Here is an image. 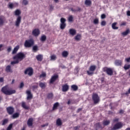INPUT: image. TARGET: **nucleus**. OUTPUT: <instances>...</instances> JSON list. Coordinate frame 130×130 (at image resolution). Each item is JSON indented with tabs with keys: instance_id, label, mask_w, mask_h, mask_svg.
<instances>
[{
	"instance_id": "nucleus-41",
	"label": "nucleus",
	"mask_w": 130,
	"mask_h": 130,
	"mask_svg": "<svg viewBox=\"0 0 130 130\" xmlns=\"http://www.w3.org/2000/svg\"><path fill=\"white\" fill-rule=\"evenodd\" d=\"M69 22H73L74 21V17L73 15H70L68 18Z\"/></svg>"
},
{
	"instance_id": "nucleus-37",
	"label": "nucleus",
	"mask_w": 130,
	"mask_h": 130,
	"mask_svg": "<svg viewBox=\"0 0 130 130\" xmlns=\"http://www.w3.org/2000/svg\"><path fill=\"white\" fill-rule=\"evenodd\" d=\"M8 122H9V119H5L3 121L2 125H6V124H7V123H8Z\"/></svg>"
},
{
	"instance_id": "nucleus-26",
	"label": "nucleus",
	"mask_w": 130,
	"mask_h": 130,
	"mask_svg": "<svg viewBox=\"0 0 130 130\" xmlns=\"http://www.w3.org/2000/svg\"><path fill=\"white\" fill-rule=\"evenodd\" d=\"M110 124V120H105L103 121V124L104 126H106V125H108Z\"/></svg>"
},
{
	"instance_id": "nucleus-51",
	"label": "nucleus",
	"mask_w": 130,
	"mask_h": 130,
	"mask_svg": "<svg viewBox=\"0 0 130 130\" xmlns=\"http://www.w3.org/2000/svg\"><path fill=\"white\" fill-rule=\"evenodd\" d=\"M119 120V118H115V119H113V122H118Z\"/></svg>"
},
{
	"instance_id": "nucleus-57",
	"label": "nucleus",
	"mask_w": 130,
	"mask_h": 130,
	"mask_svg": "<svg viewBox=\"0 0 130 130\" xmlns=\"http://www.w3.org/2000/svg\"><path fill=\"white\" fill-rule=\"evenodd\" d=\"M125 60L127 62H130V57L129 58H126Z\"/></svg>"
},
{
	"instance_id": "nucleus-62",
	"label": "nucleus",
	"mask_w": 130,
	"mask_h": 130,
	"mask_svg": "<svg viewBox=\"0 0 130 130\" xmlns=\"http://www.w3.org/2000/svg\"><path fill=\"white\" fill-rule=\"evenodd\" d=\"M48 126V123H46L45 124L42 125L41 127H45V126Z\"/></svg>"
},
{
	"instance_id": "nucleus-30",
	"label": "nucleus",
	"mask_w": 130,
	"mask_h": 130,
	"mask_svg": "<svg viewBox=\"0 0 130 130\" xmlns=\"http://www.w3.org/2000/svg\"><path fill=\"white\" fill-rule=\"evenodd\" d=\"M39 50V49L38 48V46L35 45L32 47L33 52H37V51Z\"/></svg>"
},
{
	"instance_id": "nucleus-43",
	"label": "nucleus",
	"mask_w": 130,
	"mask_h": 130,
	"mask_svg": "<svg viewBox=\"0 0 130 130\" xmlns=\"http://www.w3.org/2000/svg\"><path fill=\"white\" fill-rule=\"evenodd\" d=\"M93 23L95 24V25L99 24V19L98 18H95L93 20Z\"/></svg>"
},
{
	"instance_id": "nucleus-14",
	"label": "nucleus",
	"mask_w": 130,
	"mask_h": 130,
	"mask_svg": "<svg viewBox=\"0 0 130 130\" xmlns=\"http://www.w3.org/2000/svg\"><path fill=\"white\" fill-rule=\"evenodd\" d=\"M70 86L68 84H65L62 86V92H68L69 91V89Z\"/></svg>"
},
{
	"instance_id": "nucleus-4",
	"label": "nucleus",
	"mask_w": 130,
	"mask_h": 130,
	"mask_svg": "<svg viewBox=\"0 0 130 130\" xmlns=\"http://www.w3.org/2000/svg\"><path fill=\"white\" fill-rule=\"evenodd\" d=\"M26 57V55L23 52H19L13 57V59H17L20 61L23 60V58Z\"/></svg>"
},
{
	"instance_id": "nucleus-9",
	"label": "nucleus",
	"mask_w": 130,
	"mask_h": 130,
	"mask_svg": "<svg viewBox=\"0 0 130 130\" xmlns=\"http://www.w3.org/2000/svg\"><path fill=\"white\" fill-rule=\"evenodd\" d=\"M123 126V125L122 124V123L119 122L117 123H116L113 127L112 128V130H116V129H119L120 128H121Z\"/></svg>"
},
{
	"instance_id": "nucleus-38",
	"label": "nucleus",
	"mask_w": 130,
	"mask_h": 130,
	"mask_svg": "<svg viewBox=\"0 0 130 130\" xmlns=\"http://www.w3.org/2000/svg\"><path fill=\"white\" fill-rule=\"evenodd\" d=\"M47 98L48 99H52L53 98V93H50L47 95Z\"/></svg>"
},
{
	"instance_id": "nucleus-39",
	"label": "nucleus",
	"mask_w": 130,
	"mask_h": 130,
	"mask_svg": "<svg viewBox=\"0 0 130 130\" xmlns=\"http://www.w3.org/2000/svg\"><path fill=\"white\" fill-rule=\"evenodd\" d=\"M4 23L5 21H4V19H3V17H0V26H3Z\"/></svg>"
},
{
	"instance_id": "nucleus-17",
	"label": "nucleus",
	"mask_w": 130,
	"mask_h": 130,
	"mask_svg": "<svg viewBox=\"0 0 130 130\" xmlns=\"http://www.w3.org/2000/svg\"><path fill=\"white\" fill-rule=\"evenodd\" d=\"M94 126L95 127V130H98L99 128H101V129H103V128H104V127L102 126V125L100 122H98L94 124Z\"/></svg>"
},
{
	"instance_id": "nucleus-31",
	"label": "nucleus",
	"mask_w": 130,
	"mask_h": 130,
	"mask_svg": "<svg viewBox=\"0 0 130 130\" xmlns=\"http://www.w3.org/2000/svg\"><path fill=\"white\" fill-rule=\"evenodd\" d=\"M68 55H69V52L64 51L62 52V56L63 57H68Z\"/></svg>"
},
{
	"instance_id": "nucleus-56",
	"label": "nucleus",
	"mask_w": 130,
	"mask_h": 130,
	"mask_svg": "<svg viewBox=\"0 0 130 130\" xmlns=\"http://www.w3.org/2000/svg\"><path fill=\"white\" fill-rule=\"evenodd\" d=\"M32 89H37V88H38V85H33L32 86Z\"/></svg>"
},
{
	"instance_id": "nucleus-13",
	"label": "nucleus",
	"mask_w": 130,
	"mask_h": 130,
	"mask_svg": "<svg viewBox=\"0 0 130 130\" xmlns=\"http://www.w3.org/2000/svg\"><path fill=\"white\" fill-rule=\"evenodd\" d=\"M57 79H58V75H56L52 76L50 80V84H53L54 81L57 80Z\"/></svg>"
},
{
	"instance_id": "nucleus-60",
	"label": "nucleus",
	"mask_w": 130,
	"mask_h": 130,
	"mask_svg": "<svg viewBox=\"0 0 130 130\" xmlns=\"http://www.w3.org/2000/svg\"><path fill=\"white\" fill-rule=\"evenodd\" d=\"M0 83H4V77H0Z\"/></svg>"
},
{
	"instance_id": "nucleus-27",
	"label": "nucleus",
	"mask_w": 130,
	"mask_h": 130,
	"mask_svg": "<svg viewBox=\"0 0 130 130\" xmlns=\"http://www.w3.org/2000/svg\"><path fill=\"white\" fill-rule=\"evenodd\" d=\"M116 25H117V22H114L112 23V28L113 30H117V29H118V27L116 26Z\"/></svg>"
},
{
	"instance_id": "nucleus-44",
	"label": "nucleus",
	"mask_w": 130,
	"mask_h": 130,
	"mask_svg": "<svg viewBox=\"0 0 130 130\" xmlns=\"http://www.w3.org/2000/svg\"><path fill=\"white\" fill-rule=\"evenodd\" d=\"M18 63H19V60L18 59H16V60H15V61H11V64L12 65H14V64H16Z\"/></svg>"
},
{
	"instance_id": "nucleus-22",
	"label": "nucleus",
	"mask_w": 130,
	"mask_h": 130,
	"mask_svg": "<svg viewBox=\"0 0 130 130\" xmlns=\"http://www.w3.org/2000/svg\"><path fill=\"white\" fill-rule=\"evenodd\" d=\"M56 125H57L58 126H60V125H62V122L61 121V120L60 119V118H58L56 120Z\"/></svg>"
},
{
	"instance_id": "nucleus-32",
	"label": "nucleus",
	"mask_w": 130,
	"mask_h": 130,
	"mask_svg": "<svg viewBox=\"0 0 130 130\" xmlns=\"http://www.w3.org/2000/svg\"><path fill=\"white\" fill-rule=\"evenodd\" d=\"M115 63L116 66H121L122 64V61L120 60H116Z\"/></svg>"
},
{
	"instance_id": "nucleus-23",
	"label": "nucleus",
	"mask_w": 130,
	"mask_h": 130,
	"mask_svg": "<svg viewBox=\"0 0 130 130\" xmlns=\"http://www.w3.org/2000/svg\"><path fill=\"white\" fill-rule=\"evenodd\" d=\"M75 39L76 41H80L82 39V35L77 34L76 36L75 37Z\"/></svg>"
},
{
	"instance_id": "nucleus-46",
	"label": "nucleus",
	"mask_w": 130,
	"mask_h": 130,
	"mask_svg": "<svg viewBox=\"0 0 130 130\" xmlns=\"http://www.w3.org/2000/svg\"><path fill=\"white\" fill-rule=\"evenodd\" d=\"M12 128H13V124L11 123L8 126L7 130H12Z\"/></svg>"
},
{
	"instance_id": "nucleus-52",
	"label": "nucleus",
	"mask_w": 130,
	"mask_h": 130,
	"mask_svg": "<svg viewBox=\"0 0 130 130\" xmlns=\"http://www.w3.org/2000/svg\"><path fill=\"white\" fill-rule=\"evenodd\" d=\"M125 25H126V22H122L120 26H125Z\"/></svg>"
},
{
	"instance_id": "nucleus-2",
	"label": "nucleus",
	"mask_w": 130,
	"mask_h": 130,
	"mask_svg": "<svg viewBox=\"0 0 130 130\" xmlns=\"http://www.w3.org/2000/svg\"><path fill=\"white\" fill-rule=\"evenodd\" d=\"M1 91L2 93L5 94V95H12V94H15L16 93V90H9V86H4L2 89Z\"/></svg>"
},
{
	"instance_id": "nucleus-21",
	"label": "nucleus",
	"mask_w": 130,
	"mask_h": 130,
	"mask_svg": "<svg viewBox=\"0 0 130 130\" xmlns=\"http://www.w3.org/2000/svg\"><path fill=\"white\" fill-rule=\"evenodd\" d=\"M36 57L38 61H42L43 59V56L41 54L38 55Z\"/></svg>"
},
{
	"instance_id": "nucleus-48",
	"label": "nucleus",
	"mask_w": 130,
	"mask_h": 130,
	"mask_svg": "<svg viewBox=\"0 0 130 130\" xmlns=\"http://www.w3.org/2000/svg\"><path fill=\"white\" fill-rule=\"evenodd\" d=\"M124 70H129V69H130V65L129 64H128V65H126V66H125L124 67Z\"/></svg>"
},
{
	"instance_id": "nucleus-35",
	"label": "nucleus",
	"mask_w": 130,
	"mask_h": 130,
	"mask_svg": "<svg viewBox=\"0 0 130 130\" xmlns=\"http://www.w3.org/2000/svg\"><path fill=\"white\" fill-rule=\"evenodd\" d=\"M85 4L87 7H90L92 5V2H91V1H85Z\"/></svg>"
},
{
	"instance_id": "nucleus-10",
	"label": "nucleus",
	"mask_w": 130,
	"mask_h": 130,
	"mask_svg": "<svg viewBox=\"0 0 130 130\" xmlns=\"http://www.w3.org/2000/svg\"><path fill=\"white\" fill-rule=\"evenodd\" d=\"M6 110L9 115H12L15 112V108L12 106L8 107L6 108Z\"/></svg>"
},
{
	"instance_id": "nucleus-19",
	"label": "nucleus",
	"mask_w": 130,
	"mask_h": 130,
	"mask_svg": "<svg viewBox=\"0 0 130 130\" xmlns=\"http://www.w3.org/2000/svg\"><path fill=\"white\" fill-rule=\"evenodd\" d=\"M69 33L72 36H75L77 34V30L74 28H71L69 29Z\"/></svg>"
},
{
	"instance_id": "nucleus-25",
	"label": "nucleus",
	"mask_w": 130,
	"mask_h": 130,
	"mask_svg": "<svg viewBox=\"0 0 130 130\" xmlns=\"http://www.w3.org/2000/svg\"><path fill=\"white\" fill-rule=\"evenodd\" d=\"M71 11L72 12H74V13H76L77 12H81V11H82V8L80 7H77L76 9H75L74 8H71Z\"/></svg>"
},
{
	"instance_id": "nucleus-18",
	"label": "nucleus",
	"mask_w": 130,
	"mask_h": 130,
	"mask_svg": "<svg viewBox=\"0 0 130 130\" xmlns=\"http://www.w3.org/2000/svg\"><path fill=\"white\" fill-rule=\"evenodd\" d=\"M33 118H29L27 122V124L28 126H32V125H33Z\"/></svg>"
},
{
	"instance_id": "nucleus-20",
	"label": "nucleus",
	"mask_w": 130,
	"mask_h": 130,
	"mask_svg": "<svg viewBox=\"0 0 130 130\" xmlns=\"http://www.w3.org/2000/svg\"><path fill=\"white\" fill-rule=\"evenodd\" d=\"M5 70L7 73H13V70H12L11 66L10 65H8L6 67Z\"/></svg>"
},
{
	"instance_id": "nucleus-42",
	"label": "nucleus",
	"mask_w": 130,
	"mask_h": 130,
	"mask_svg": "<svg viewBox=\"0 0 130 130\" xmlns=\"http://www.w3.org/2000/svg\"><path fill=\"white\" fill-rule=\"evenodd\" d=\"M8 8H9V9H14V8H15V5H14V4L9 3L8 5Z\"/></svg>"
},
{
	"instance_id": "nucleus-24",
	"label": "nucleus",
	"mask_w": 130,
	"mask_h": 130,
	"mask_svg": "<svg viewBox=\"0 0 130 130\" xmlns=\"http://www.w3.org/2000/svg\"><path fill=\"white\" fill-rule=\"evenodd\" d=\"M78 89H79V87L76 85L73 84L71 86V90L73 91H78Z\"/></svg>"
},
{
	"instance_id": "nucleus-5",
	"label": "nucleus",
	"mask_w": 130,
	"mask_h": 130,
	"mask_svg": "<svg viewBox=\"0 0 130 130\" xmlns=\"http://www.w3.org/2000/svg\"><path fill=\"white\" fill-rule=\"evenodd\" d=\"M92 99L93 101L94 104H98L100 102V98L98 94L96 93H93L92 95Z\"/></svg>"
},
{
	"instance_id": "nucleus-16",
	"label": "nucleus",
	"mask_w": 130,
	"mask_h": 130,
	"mask_svg": "<svg viewBox=\"0 0 130 130\" xmlns=\"http://www.w3.org/2000/svg\"><path fill=\"white\" fill-rule=\"evenodd\" d=\"M34 36H38L40 34V30L38 28H35L32 32Z\"/></svg>"
},
{
	"instance_id": "nucleus-12",
	"label": "nucleus",
	"mask_w": 130,
	"mask_h": 130,
	"mask_svg": "<svg viewBox=\"0 0 130 130\" xmlns=\"http://www.w3.org/2000/svg\"><path fill=\"white\" fill-rule=\"evenodd\" d=\"M26 93L27 95L26 98L27 100H31V99H33V94L30 90H26Z\"/></svg>"
},
{
	"instance_id": "nucleus-59",
	"label": "nucleus",
	"mask_w": 130,
	"mask_h": 130,
	"mask_svg": "<svg viewBox=\"0 0 130 130\" xmlns=\"http://www.w3.org/2000/svg\"><path fill=\"white\" fill-rule=\"evenodd\" d=\"M80 127H81V126H75L74 127L75 130H78L79 129V128H80Z\"/></svg>"
},
{
	"instance_id": "nucleus-33",
	"label": "nucleus",
	"mask_w": 130,
	"mask_h": 130,
	"mask_svg": "<svg viewBox=\"0 0 130 130\" xmlns=\"http://www.w3.org/2000/svg\"><path fill=\"white\" fill-rule=\"evenodd\" d=\"M129 32H130L129 29H127L125 31L122 32V35L123 36H126V35H127V34H129Z\"/></svg>"
},
{
	"instance_id": "nucleus-1",
	"label": "nucleus",
	"mask_w": 130,
	"mask_h": 130,
	"mask_svg": "<svg viewBox=\"0 0 130 130\" xmlns=\"http://www.w3.org/2000/svg\"><path fill=\"white\" fill-rule=\"evenodd\" d=\"M15 16H18L17 18H16V20L15 21V26L16 27H19L20 24H21V22H22V17L20 16L21 15V11L19 9H17L14 12Z\"/></svg>"
},
{
	"instance_id": "nucleus-36",
	"label": "nucleus",
	"mask_w": 130,
	"mask_h": 130,
	"mask_svg": "<svg viewBox=\"0 0 130 130\" xmlns=\"http://www.w3.org/2000/svg\"><path fill=\"white\" fill-rule=\"evenodd\" d=\"M39 86L40 87L42 88V89H44V88H45L46 87L45 83H42V82H40L39 83Z\"/></svg>"
},
{
	"instance_id": "nucleus-54",
	"label": "nucleus",
	"mask_w": 130,
	"mask_h": 130,
	"mask_svg": "<svg viewBox=\"0 0 130 130\" xmlns=\"http://www.w3.org/2000/svg\"><path fill=\"white\" fill-rule=\"evenodd\" d=\"M106 18V15L104 14H102L101 19H105Z\"/></svg>"
},
{
	"instance_id": "nucleus-40",
	"label": "nucleus",
	"mask_w": 130,
	"mask_h": 130,
	"mask_svg": "<svg viewBox=\"0 0 130 130\" xmlns=\"http://www.w3.org/2000/svg\"><path fill=\"white\" fill-rule=\"evenodd\" d=\"M46 40V36L43 35L41 38V41L43 42Z\"/></svg>"
},
{
	"instance_id": "nucleus-53",
	"label": "nucleus",
	"mask_w": 130,
	"mask_h": 130,
	"mask_svg": "<svg viewBox=\"0 0 130 130\" xmlns=\"http://www.w3.org/2000/svg\"><path fill=\"white\" fill-rule=\"evenodd\" d=\"M119 113V114H122L124 113V111L122 109H121V110H120Z\"/></svg>"
},
{
	"instance_id": "nucleus-64",
	"label": "nucleus",
	"mask_w": 130,
	"mask_h": 130,
	"mask_svg": "<svg viewBox=\"0 0 130 130\" xmlns=\"http://www.w3.org/2000/svg\"><path fill=\"white\" fill-rule=\"evenodd\" d=\"M127 15L130 16V11H127Z\"/></svg>"
},
{
	"instance_id": "nucleus-49",
	"label": "nucleus",
	"mask_w": 130,
	"mask_h": 130,
	"mask_svg": "<svg viewBox=\"0 0 130 130\" xmlns=\"http://www.w3.org/2000/svg\"><path fill=\"white\" fill-rule=\"evenodd\" d=\"M101 25V26H105V25H106V21H102Z\"/></svg>"
},
{
	"instance_id": "nucleus-47",
	"label": "nucleus",
	"mask_w": 130,
	"mask_h": 130,
	"mask_svg": "<svg viewBox=\"0 0 130 130\" xmlns=\"http://www.w3.org/2000/svg\"><path fill=\"white\" fill-rule=\"evenodd\" d=\"M45 77H46V73H43L40 75V78H44Z\"/></svg>"
},
{
	"instance_id": "nucleus-28",
	"label": "nucleus",
	"mask_w": 130,
	"mask_h": 130,
	"mask_svg": "<svg viewBox=\"0 0 130 130\" xmlns=\"http://www.w3.org/2000/svg\"><path fill=\"white\" fill-rule=\"evenodd\" d=\"M19 48H20L19 46H17L16 47H15L13 51H12V54H16V53H17V51H18L19 50Z\"/></svg>"
},
{
	"instance_id": "nucleus-61",
	"label": "nucleus",
	"mask_w": 130,
	"mask_h": 130,
	"mask_svg": "<svg viewBox=\"0 0 130 130\" xmlns=\"http://www.w3.org/2000/svg\"><path fill=\"white\" fill-rule=\"evenodd\" d=\"M12 50V48L11 47H9L8 49H7V51L8 52H11V51Z\"/></svg>"
},
{
	"instance_id": "nucleus-50",
	"label": "nucleus",
	"mask_w": 130,
	"mask_h": 130,
	"mask_svg": "<svg viewBox=\"0 0 130 130\" xmlns=\"http://www.w3.org/2000/svg\"><path fill=\"white\" fill-rule=\"evenodd\" d=\"M27 4H28V1H23L22 2V5H24V6H27Z\"/></svg>"
},
{
	"instance_id": "nucleus-15",
	"label": "nucleus",
	"mask_w": 130,
	"mask_h": 130,
	"mask_svg": "<svg viewBox=\"0 0 130 130\" xmlns=\"http://www.w3.org/2000/svg\"><path fill=\"white\" fill-rule=\"evenodd\" d=\"M21 107L24 109H25L26 110H29L30 109V107L26 104V102H22L21 103Z\"/></svg>"
},
{
	"instance_id": "nucleus-3",
	"label": "nucleus",
	"mask_w": 130,
	"mask_h": 130,
	"mask_svg": "<svg viewBox=\"0 0 130 130\" xmlns=\"http://www.w3.org/2000/svg\"><path fill=\"white\" fill-rule=\"evenodd\" d=\"M34 44H35V42H34V40H33V39H30L25 40L24 44V46L26 48H30V47H32V46H33Z\"/></svg>"
},
{
	"instance_id": "nucleus-29",
	"label": "nucleus",
	"mask_w": 130,
	"mask_h": 130,
	"mask_svg": "<svg viewBox=\"0 0 130 130\" xmlns=\"http://www.w3.org/2000/svg\"><path fill=\"white\" fill-rule=\"evenodd\" d=\"M59 106V103H55L53 106L52 110H56V109H57V108Z\"/></svg>"
},
{
	"instance_id": "nucleus-7",
	"label": "nucleus",
	"mask_w": 130,
	"mask_h": 130,
	"mask_svg": "<svg viewBox=\"0 0 130 130\" xmlns=\"http://www.w3.org/2000/svg\"><path fill=\"white\" fill-rule=\"evenodd\" d=\"M60 29H61V30L66 29V27H67V23H66L67 20L64 18L62 17L60 18Z\"/></svg>"
},
{
	"instance_id": "nucleus-63",
	"label": "nucleus",
	"mask_w": 130,
	"mask_h": 130,
	"mask_svg": "<svg viewBox=\"0 0 130 130\" xmlns=\"http://www.w3.org/2000/svg\"><path fill=\"white\" fill-rule=\"evenodd\" d=\"M82 108H79L77 111V113H79V112H80V111H82Z\"/></svg>"
},
{
	"instance_id": "nucleus-8",
	"label": "nucleus",
	"mask_w": 130,
	"mask_h": 130,
	"mask_svg": "<svg viewBox=\"0 0 130 130\" xmlns=\"http://www.w3.org/2000/svg\"><path fill=\"white\" fill-rule=\"evenodd\" d=\"M103 72L106 73L108 76H112L113 75V70L111 68L104 67L103 68Z\"/></svg>"
},
{
	"instance_id": "nucleus-11",
	"label": "nucleus",
	"mask_w": 130,
	"mask_h": 130,
	"mask_svg": "<svg viewBox=\"0 0 130 130\" xmlns=\"http://www.w3.org/2000/svg\"><path fill=\"white\" fill-rule=\"evenodd\" d=\"M25 75H28V76H32L33 75V69L29 67L26 69L24 71Z\"/></svg>"
},
{
	"instance_id": "nucleus-58",
	"label": "nucleus",
	"mask_w": 130,
	"mask_h": 130,
	"mask_svg": "<svg viewBox=\"0 0 130 130\" xmlns=\"http://www.w3.org/2000/svg\"><path fill=\"white\" fill-rule=\"evenodd\" d=\"M50 11L51 12L52 11H53V6L52 5H50Z\"/></svg>"
},
{
	"instance_id": "nucleus-55",
	"label": "nucleus",
	"mask_w": 130,
	"mask_h": 130,
	"mask_svg": "<svg viewBox=\"0 0 130 130\" xmlns=\"http://www.w3.org/2000/svg\"><path fill=\"white\" fill-rule=\"evenodd\" d=\"M23 87H24V83L21 82V83H20L19 88H20V89H22V88H23Z\"/></svg>"
},
{
	"instance_id": "nucleus-6",
	"label": "nucleus",
	"mask_w": 130,
	"mask_h": 130,
	"mask_svg": "<svg viewBox=\"0 0 130 130\" xmlns=\"http://www.w3.org/2000/svg\"><path fill=\"white\" fill-rule=\"evenodd\" d=\"M96 66L92 65L89 68V71H87L86 73L88 76H93L94 72L96 71Z\"/></svg>"
},
{
	"instance_id": "nucleus-34",
	"label": "nucleus",
	"mask_w": 130,
	"mask_h": 130,
	"mask_svg": "<svg viewBox=\"0 0 130 130\" xmlns=\"http://www.w3.org/2000/svg\"><path fill=\"white\" fill-rule=\"evenodd\" d=\"M19 116H20V113L17 112L13 114L12 118H18Z\"/></svg>"
},
{
	"instance_id": "nucleus-45",
	"label": "nucleus",
	"mask_w": 130,
	"mask_h": 130,
	"mask_svg": "<svg viewBox=\"0 0 130 130\" xmlns=\"http://www.w3.org/2000/svg\"><path fill=\"white\" fill-rule=\"evenodd\" d=\"M56 59V55H52L51 56V60H55Z\"/></svg>"
}]
</instances>
